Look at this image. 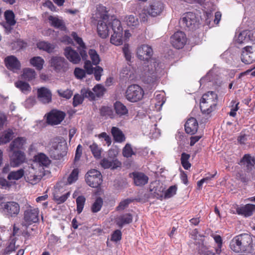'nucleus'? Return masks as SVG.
I'll return each mask as SVG.
<instances>
[{"instance_id":"1","label":"nucleus","mask_w":255,"mask_h":255,"mask_svg":"<svg viewBox=\"0 0 255 255\" xmlns=\"http://www.w3.org/2000/svg\"><path fill=\"white\" fill-rule=\"evenodd\" d=\"M136 55L140 60L146 61L140 69L141 78L144 83L154 86L162 72V68L158 60L152 58V47L149 45L141 44L137 47Z\"/></svg>"},{"instance_id":"64","label":"nucleus","mask_w":255,"mask_h":255,"mask_svg":"<svg viewBox=\"0 0 255 255\" xmlns=\"http://www.w3.org/2000/svg\"><path fill=\"white\" fill-rule=\"evenodd\" d=\"M83 97L78 94L75 95L73 98V106L76 107L81 104L83 101Z\"/></svg>"},{"instance_id":"10","label":"nucleus","mask_w":255,"mask_h":255,"mask_svg":"<svg viewBox=\"0 0 255 255\" xmlns=\"http://www.w3.org/2000/svg\"><path fill=\"white\" fill-rule=\"evenodd\" d=\"M50 65L57 72H65L68 69V63L64 58L59 56L53 57L49 62Z\"/></svg>"},{"instance_id":"18","label":"nucleus","mask_w":255,"mask_h":255,"mask_svg":"<svg viewBox=\"0 0 255 255\" xmlns=\"http://www.w3.org/2000/svg\"><path fill=\"white\" fill-rule=\"evenodd\" d=\"M13 153L10 156V164L12 167H17L24 162L25 155L20 150L12 151Z\"/></svg>"},{"instance_id":"33","label":"nucleus","mask_w":255,"mask_h":255,"mask_svg":"<svg viewBox=\"0 0 255 255\" xmlns=\"http://www.w3.org/2000/svg\"><path fill=\"white\" fill-rule=\"evenodd\" d=\"M37 47L40 50H42L48 53H51L54 51L55 45L49 42L41 41L37 43Z\"/></svg>"},{"instance_id":"36","label":"nucleus","mask_w":255,"mask_h":255,"mask_svg":"<svg viewBox=\"0 0 255 255\" xmlns=\"http://www.w3.org/2000/svg\"><path fill=\"white\" fill-rule=\"evenodd\" d=\"M30 63L36 69L40 70L43 68L44 60L41 57H34L30 59Z\"/></svg>"},{"instance_id":"9","label":"nucleus","mask_w":255,"mask_h":255,"mask_svg":"<svg viewBox=\"0 0 255 255\" xmlns=\"http://www.w3.org/2000/svg\"><path fill=\"white\" fill-rule=\"evenodd\" d=\"M87 184L93 188H98L102 183V175L101 172L96 169L89 170L85 176Z\"/></svg>"},{"instance_id":"17","label":"nucleus","mask_w":255,"mask_h":255,"mask_svg":"<svg viewBox=\"0 0 255 255\" xmlns=\"http://www.w3.org/2000/svg\"><path fill=\"white\" fill-rule=\"evenodd\" d=\"M64 113L57 110H52L48 115L47 123L52 126L59 124L65 117Z\"/></svg>"},{"instance_id":"55","label":"nucleus","mask_w":255,"mask_h":255,"mask_svg":"<svg viewBox=\"0 0 255 255\" xmlns=\"http://www.w3.org/2000/svg\"><path fill=\"white\" fill-rule=\"evenodd\" d=\"M177 187L175 185L170 186L165 192L164 197L169 198L172 197L176 194Z\"/></svg>"},{"instance_id":"25","label":"nucleus","mask_w":255,"mask_h":255,"mask_svg":"<svg viewBox=\"0 0 255 255\" xmlns=\"http://www.w3.org/2000/svg\"><path fill=\"white\" fill-rule=\"evenodd\" d=\"M251 33L249 30H243L236 37V41L239 44H247L251 41Z\"/></svg>"},{"instance_id":"51","label":"nucleus","mask_w":255,"mask_h":255,"mask_svg":"<svg viewBox=\"0 0 255 255\" xmlns=\"http://www.w3.org/2000/svg\"><path fill=\"white\" fill-rule=\"evenodd\" d=\"M134 153L129 143H127L123 149V155L126 157H130Z\"/></svg>"},{"instance_id":"35","label":"nucleus","mask_w":255,"mask_h":255,"mask_svg":"<svg viewBox=\"0 0 255 255\" xmlns=\"http://www.w3.org/2000/svg\"><path fill=\"white\" fill-rule=\"evenodd\" d=\"M35 160L38 162L39 165L47 166L50 163V160L48 157L43 153H40L35 156Z\"/></svg>"},{"instance_id":"28","label":"nucleus","mask_w":255,"mask_h":255,"mask_svg":"<svg viewBox=\"0 0 255 255\" xmlns=\"http://www.w3.org/2000/svg\"><path fill=\"white\" fill-rule=\"evenodd\" d=\"M48 19L52 26L61 29H64L65 28L64 21L58 16L50 15L48 16Z\"/></svg>"},{"instance_id":"61","label":"nucleus","mask_w":255,"mask_h":255,"mask_svg":"<svg viewBox=\"0 0 255 255\" xmlns=\"http://www.w3.org/2000/svg\"><path fill=\"white\" fill-rule=\"evenodd\" d=\"M203 132H200L197 135L192 136L190 137V146H193L202 137Z\"/></svg>"},{"instance_id":"26","label":"nucleus","mask_w":255,"mask_h":255,"mask_svg":"<svg viewBox=\"0 0 255 255\" xmlns=\"http://www.w3.org/2000/svg\"><path fill=\"white\" fill-rule=\"evenodd\" d=\"M26 139L23 137H18L13 140L10 144L9 148V151H15V149H20L26 143Z\"/></svg>"},{"instance_id":"57","label":"nucleus","mask_w":255,"mask_h":255,"mask_svg":"<svg viewBox=\"0 0 255 255\" xmlns=\"http://www.w3.org/2000/svg\"><path fill=\"white\" fill-rule=\"evenodd\" d=\"M122 239V232L119 230L115 231L111 236V240L115 242L119 241Z\"/></svg>"},{"instance_id":"58","label":"nucleus","mask_w":255,"mask_h":255,"mask_svg":"<svg viewBox=\"0 0 255 255\" xmlns=\"http://www.w3.org/2000/svg\"><path fill=\"white\" fill-rule=\"evenodd\" d=\"M231 103L233 104V105L231 107L229 115L232 117H235L236 115V112L239 109L238 105L239 104V102H237L233 100L231 102Z\"/></svg>"},{"instance_id":"59","label":"nucleus","mask_w":255,"mask_h":255,"mask_svg":"<svg viewBox=\"0 0 255 255\" xmlns=\"http://www.w3.org/2000/svg\"><path fill=\"white\" fill-rule=\"evenodd\" d=\"M58 93L61 97H62L67 99H70L73 94L72 91L69 89H67L65 91H62L61 90H58Z\"/></svg>"},{"instance_id":"48","label":"nucleus","mask_w":255,"mask_h":255,"mask_svg":"<svg viewBox=\"0 0 255 255\" xmlns=\"http://www.w3.org/2000/svg\"><path fill=\"white\" fill-rule=\"evenodd\" d=\"M77 211L78 214H80L83 209L86 198L83 196H79L76 199Z\"/></svg>"},{"instance_id":"24","label":"nucleus","mask_w":255,"mask_h":255,"mask_svg":"<svg viewBox=\"0 0 255 255\" xmlns=\"http://www.w3.org/2000/svg\"><path fill=\"white\" fill-rule=\"evenodd\" d=\"M134 183L136 186H142L147 183L148 177L142 172H135L132 173Z\"/></svg>"},{"instance_id":"12","label":"nucleus","mask_w":255,"mask_h":255,"mask_svg":"<svg viewBox=\"0 0 255 255\" xmlns=\"http://www.w3.org/2000/svg\"><path fill=\"white\" fill-rule=\"evenodd\" d=\"M241 60L247 64L255 61V43H253L252 46H247L243 49Z\"/></svg>"},{"instance_id":"40","label":"nucleus","mask_w":255,"mask_h":255,"mask_svg":"<svg viewBox=\"0 0 255 255\" xmlns=\"http://www.w3.org/2000/svg\"><path fill=\"white\" fill-rule=\"evenodd\" d=\"M155 100L156 102L155 103V107L157 110H160L162 106L165 102V99L164 98V95L163 93L157 94L155 96Z\"/></svg>"},{"instance_id":"8","label":"nucleus","mask_w":255,"mask_h":255,"mask_svg":"<svg viewBox=\"0 0 255 255\" xmlns=\"http://www.w3.org/2000/svg\"><path fill=\"white\" fill-rule=\"evenodd\" d=\"M108 156L101 160L100 164L104 169L111 168L116 169L121 167L122 163L117 159L116 154L114 150H110L108 151Z\"/></svg>"},{"instance_id":"19","label":"nucleus","mask_w":255,"mask_h":255,"mask_svg":"<svg viewBox=\"0 0 255 255\" xmlns=\"http://www.w3.org/2000/svg\"><path fill=\"white\" fill-rule=\"evenodd\" d=\"M64 55L66 58L73 64H78L81 61V55L71 47H67L64 49Z\"/></svg>"},{"instance_id":"50","label":"nucleus","mask_w":255,"mask_h":255,"mask_svg":"<svg viewBox=\"0 0 255 255\" xmlns=\"http://www.w3.org/2000/svg\"><path fill=\"white\" fill-rule=\"evenodd\" d=\"M79 170L77 168L74 169L67 178L68 184H71L76 181L78 178Z\"/></svg>"},{"instance_id":"31","label":"nucleus","mask_w":255,"mask_h":255,"mask_svg":"<svg viewBox=\"0 0 255 255\" xmlns=\"http://www.w3.org/2000/svg\"><path fill=\"white\" fill-rule=\"evenodd\" d=\"M22 226L24 229H22V236L25 240H29L34 236L35 234V229L26 225V224L23 222Z\"/></svg>"},{"instance_id":"46","label":"nucleus","mask_w":255,"mask_h":255,"mask_svg":"<svg viewBox=\"0 0 255 255\" xmlns=\"http://www.w3.org/2000/svg\"><path fill=\"white\" fill-rule=\"evenodd\" d=\"M103 204V199L101 197L97 198L91 206V211L94 213H97L100 211Z\"/></svg>"},{"instance_id":"11","label":"nucleus","mask_w":255,"mask_h":255,"mask_svg":"<svg viewBox=\"0 0 255 255\" xmlns=\"http://www.w3.org/2000/svg\"><path fill=\"white\" fill-rule=\"evenodd\" d=\"M180 23L182 26L193 30L198 24V20L195 13L189 12L182 15Z\"/></svg>"},{"instance_id":"13","label":"nucleus","mask_w":255,"mask_h":255,"mask_svg":"<svg viewBox=\"0 0 255 255\" xmlns=\"http://www.w3.org/2000/svg\"><path fill=\"white\" fill-rule=\"evenodd\" d=\"M105 90L104 86L100 84H97L93 88V92L89 89L84 88L81 90V94L85 98L90 100H94L96 97L102 96Z\"/></svg>"},{"instance_id":"38","label":"nucleus","mask_w":255,"mask_h":255,"mask_svg":"<svg viewBox=\"0 0 255 255\" xmlns=\"http://www.w3.org/2000/svg\"><path fill=\"white\" fill-rule=\"evenodd\" d=\"M24 174V171L22 169H20L17 171L10 172L7 176L8 180H17L21 178Z\"/></svg>"},{"instance_id":"44","label":"nucleus","mask_w":255,"mask_h":255,"mask_svg":"<svg viewBox=\"0 0 255 255\" xmlns=\"http://www.w3.org/2000/svg\"><path fill=\"white\" fill-rule=\"evenodd\" d=\"M146 130L144 131V133L150 138H156L160 134L159 128H145Z\"/></svg>"},{"instance_id":"7","label":"nucleus","mask_w":255,"mask_h":255,"mask_svg":"<svg viewBox=\"0 0 255 255\" xmlns=\"http://www.w3.org/2000/svg\"><path fill=\"white\" fill-rule=\"evenodd\" d=\"M143 95L144 91L143 89L136 84L129 86L126 92V99L131 102H136L141 100Z\"/></svg>"},{"instance_id":"30","label":"nucleus","mask_w":255,"mask_h":255,"mask_svg":"<svg viewBox=\"0 0 255 255\" xmlns=\"http://www.w3.org/2000/svg\"><path fill=\"white\" fill-rule=\"evenodd\" d=\"M14 137V132L12 128L4 130L0 136V144H5L9 142Z\"/></svg>"},{"instance_id":"52","label":"nucleus","mask_w":255,"mask_h":255,"mask_svg":"<svg viewBox=\"0 0 255 255\" xmlns=\"http://www.w3.org/2000/svg\"><path fill=\"white\" fill-rule=\"evenodd\" d=\"M15 239H12L9 245L6 247L4 251V255H9L12 252H15L16 250Z\"/></svg>"},{"instance_id":"43","label":"nucleus","mask_w":255,"mask_h":255,"mask_svg":"<svg viewBox=\"0 0 255 255\" xmlns=\"http://www.w3.org/2000/svg\"><path fill=\"white\" fill-rule=\"evenodd\" d=\"M125 21L129 27H135L139 24L138 18L132 14L127 16L125 18Z\"/></svg>"},{"instance_id":"63","label":"nucleus","mask_w":255,"mask_h":255,"mask_svg":"<svg viewBox=\"0 0 255 255\" xmlns=\"http://www.w3.org/2000/svg\"><path fill=\"white\" fill-rule=\"evenodd\" d=\"M123 51L124 53L125 57L127 60L129 61L131 59V56L128 48V44H125L123 48Z\"/></svg>"},{"instance_id":"62","label":"nucleus","mask_w":255,"mask_h":255,"mask_svg":"<svg viewBox=\"0 0 255 255\" xmlns=\"http://www.w3.org/2000/svg\"><path fill=\"white\" fill-rule=\"evenodd\" d=\"M103 71V68L100 66H97L95 68L94 72H93L94 73V76L96 80L99 81L101 79V76Z\"/></svg>"},{"instance_id":"5","label":"nucleus","mask_w":255,"mask_h":255,"mask_svg":"<svg viewBox=\"0 0 255 255\" xmlns=\"http://www.w3.org/2000/svg\"><path fill=\"white\" fill-rule=\"evenodd\" d=\"M72 37L75 41L79 45L78 49L79 50L80 54L83 60H85L84 63V68L88 74H91L94 72V68L90 61L87 60L88 55L86 52V46L82 39L79 37L77 33L73 32L71 34Z\"/></svg>"},{"instance_id":"54","label":"nucleus","mask_w":255,"mask_h":255,"mask_svg":"<svg viewBox=\"0 0 255 255\" xmlns=\"http://www.w3.org/2000/svg\"><path fill=\"white\" fill-rule=\"evenodd\" d=\"M70 195L69 192L66 193L61 196L55 194L54 195V200L57 204H61L64 203L68 198Z\"/></svg>"},{"instance_id":"53","label":"nucleus","mask_w":255,"mask_h":255,"mask_svg":"<svg viewBox=\"0 0 255 255\" xmlns=\"http://www.w3.org/2000/svg\"><path fill=\"white\" fill-rule=\"evenodd\" d=\"M132 72L129 65L124 67L121 71V76L123 78H128L131 77Z\"/></svg>"},{"instance_id":"2","label":"nucleus","mask_w":255,"mask_h":255,"mask_svg":"<svg viewBox=\"0 0 255 255\" xmlns=\"http://www.w3.org/2000/svg\"><path fill=\"white\" fill-rule=\"evenodd\" d=\"M230 248L234 252L245 255H253L255 252L252 238L248 234H242L234 237L230 242Z\"/></svg>"},{"instance_id":"39","label":"nucleus","mask_w":255,"mask_h":255,"mask_svg":"<svg viewBox=\"0 0 255 255\" xmlns=\"http://www.w3.org/2000/svg\"><path fill=\"white\" fill-rule=\"evenodd\" d=\"M15 86L18 88L22 93L27 94L31 90V87L29 85L23 81H18L15 83Z\"/></svg>"},{"instance_id":"14","label":"nucleus","mask_w":255,"mask_h":255,"mask_svg":"<svg viewBox=\"0 0 255 255\" xmlns=\"http://www.w3.org/2000/svg\"><path fill=\"white\" fill-rule=\"evenodd\" d=\"M23 219L27 224L30 225L39 220V210L29 206L24 212Z\"/></svg>"},{"instance_id":"56","label":"nucleus","mask_w":255,"mask_h":255,"mask_svg":"<svg viewBox=\"0 0 255 255\" xmlns=\"http://www.w3.org/2000/svg\"><path fill=\"white\" fill-rule=\"evenodd\" d=\"M198 126L196 119L194 118H190L187 119L184 125V128H192Z\"/></svg>"},{"instance_id":"49","label":"nucleus","mask_w":255,"mask_h":255,"mask_svg":"<svg viewBox=\"0 0 255 255\" xmlns=\"http://www.w3.org/2000/svg\"><path fill=\"white\" fill-rule=\"evenodd\" d=\"M135 199L132 198H127L120 202L119 205L116 207L117 211H122L128 207V205L132 202Z\"/></svg>"},{"instance_id":"32","label":"nucleus","mask_w":255,"mask_h":255,"mask_svg":"<svg viewBox=\"0 0 255 255\" xmlns=\"http://www.w3.org/2000/svg\"><path fill=\"white\" fill-rule=\"evenodd\" d=\"M111 132L115 142L122 143L126 140L124 133L119 128H112Z\"/></svg>"},{"instance_id":"37","label":"nucleus","mask_w":255,"mask_h":255,"mask_svg":"<svg viewBox=\"0 0 255 255\" xmlns=\"http://www.w3.org/2000/svg\"><path fill=\"white\" fill-rule=\"evenodd\" d=\"M89 148L95 158H101L102 149L97 143L93 142L89 146Z\"/></svg>"},{"instance_id":"34","label":"nucleus","mask_w":255,"mask_h":255,"mask_svg":"<svg viewBox=\"0 0 255 255\" xmlns=\"http://www.w3.org/2000/svg\"><path fill=\"white\" fill-rule=\"evenodd\" d=\"M116 113L120 116L127 115L128 114V110L127 107L120 102H116L114 105Z\"/></svg>"},{"instance_id":"21","label":"nucleus","mask_w":255,"mask_h":255,"mask_svg":"<svg viewBox=\"0 0 255 255\" xmlns=\"http://www.w3.org/2000/svg\"><path fill=\"white\" fill-rule=\"evenodd\" d=\"M4 62L6 67L10 70L15 71L20 68V63L14 56L10 55L6 57Z\"/></svg>"},{"instance_id":"16","label":"nucleus","mask_w":255,"mask_h":255,"mask_svg":"<svg viewBox=\"0 0 255 255\" xmlns=\"http://www.w3.org/2000/svg\"><path fill=\"white\" fill-rule=\"evenodd\" d=\"M1 206L3 212L10 217H14L19 212V205L15 202L3 203Z\"/></svg>"},{"instance_id":"41","label":"nucleus","mask_w":255,"mask_h":255,"mask_svg":"<svg viewBox=\"0 0 255 255\" xmlns=\"http://www.w3.org/2000/svg\"><path fill=\"white\" fill-rule=\"evenodd\" d=\"M35 71L30 68H26L23 70L22 77L25 80L30 81L35 78Z\"/></svg>"},{"instance_id":"29","label":"nucleus","mask_w":255,"mask_h":255,"mask_svg":"<svg viewBox=\"0 0 255 255\" xmlns=\"http://www.w3.org/2000/svg\"><path fill=\"white\" fill-rule=\"evenodd\" d=\"M132 221V216L129 213L120 216L116 220L117 224L122 228L125 225L130 223Z\"/></svg>"},{"instance_id":"42","label":"nucleus","mask_w":255,"mask_h":255,"mask_svg":"<svg viewBox=\"0 0 255 255\" xmlns=\"http://www.w3.org/2000/svg\"><path fill=\"white\" fill-rule=\"evenodd\" d=\"M190 155L185 152H183L181 156V163L185 169L188 170L191 165L189 162Z\"/></svg>"},{"instance_id":"23","label":"nucleus","mask_w":255,"mask_h":255,"mask_svg":"<svg viewBox=\"0 0 255 255\" xmlns=\"http://www.w3.org/2000/svg\"><path fill=\"white\" fill-rule=\"evenodd\" d=\"M238 214L245 217L251 216L255 212V205L247 204L244 206L238 207L236 209Z\"/></svg>"},{"instance_id":"27","label":"nucleus","mask_w":255,"mask_h":255,"mask_svg":"<svg viewBox=\"0 0 255 255\" xmlns=\"http://www.w3.org/2000/svg\"><path fill=\"white\" fill-rule=\"evenodd\" d=\"M241 162L246 166L248 172L252 171L255 164V158L251 156L249 154L244 155L241 160Z\"/></svg>"},{"instance_id":"6","label":"nucleus","mask_w":255,"mask_h":255,"mask_svg":"<svg viewBox=\"0 0 255 255\" xmlns=\"http://www.w3.org/2000/svg\"><path fill=\"white\" fill-rule=\"evenodd\" d=\"M111 28L113 34L111 37V43L116 46H119L123 43V29L121 21L118 19H114L111 22Z\"/></svg>"},{"instance_id":"47","label":"nucleus","mask_w":255,"mask_h":255,"mask_svg":"<svg viewBox=\"0 0 255 255\" xmlns=\"http://www.w3.org/2000/svg\"><path fill=\"white\" fill-rule=\"evenodd\" d=\"M88 53L92 61L93 64L95 65H98L100 62V58L97 51L94 49H91L89 50Z\"/></svg>"},{"instance_id":"15","label":"nucleus","mask_w":255,"mask_h":255,"mask_svg":"<svg viewBox=\"0 0 255 255\" xmlns=\"http://www.w3.org/2000/svg\"><path fill=\"white\" fill-rule=\"evenodd\" d=\"M186 42V36L181 31H177L171 37V43L172 46L177 49L182 48Z\"/></svg>"},{"instance_id":"60","label":"nucleus","mask_w":255,"mask_h":255,"mask_svg":"<svg viewBox=\"0 0 255 255\" xmlns=\"http://www.w3.org/2000/svg\"><path fill=\"white\" fill-rule=\"evenodd\" d=\"M85 71L84 70L80 68H76L74 70V75L77 79H82L85 76Z\"/></svg>"},{"instance_id":"45","label":"nucleus","mask_w":255,"mask_h":255,"mask_svg":"<svg viewBox=\"0 0 255 255\" xmlns=\"http://www.w3.org/2000/svg\"><path fill=\"white\" fill-rule=\"evenodd\" d=\"M4 17L7 23L10 25H14L16 21L14 19V14L11 10H6L4 12Z\"/></svg>"},{"instance_id":"3","label":"nucleus","mask_w":255,"mask_h":255,"mask_svg":"<svg viewBox=\"0 0 255 255\" xmlns=\"http://www.w3.org/2000/svg\"><path fill=\"white\" fill-rule=\"evenodd\" d=\"M94 18L98 21L97 32L99 36L102 38H107L109 35L108 25L111 26L112 21L116 18L112 17L109 19L106 7L101 4L97 6L96 12L94 14Z\"/></svg>"},{"instance_id":"4","label":"nucleus","mask_w":255,"mask_h":255,"mask_svg":"<svg viewBox=\"0 0 255 255\" xmlns=\"http://www.w3.org/2000/svg\"><path fill=\"white\" fill-rule=\"evenodd\" d=\"M217 95L214 92L204 94L200 101V109L202 113L209 114L215 109L217 104Z\"/></svg>"},{"instance_id":"20","label":"nucleus","mask_w":255,"mask_h":255,"mask_svg":"<svg viewBox=\"0 0 255 255\" xmlns=\"http://www.w3.org/2000/svg\"><path fill=\"white\" fill-rule=\"evenodd\" d=\"M163 9V5L160 1L152 2L146 11L151 16H156L161 14Z\"/></svg>"},{"instance_id":"22","label":"nucleus","mask_w":255,"mask_h":255,"mask_svg":"<svg viewBox=\"0 0 255 255\" xmlns=\"http://www.w3.org/2000/svg\"><path fill=\"white\" fill-rule=\"evenodd\" d=\"M38 100L44 104L49 103L51 101L52 94L50 91L45 87H41L37 90Z\"/></svg>"}]
</instances>
